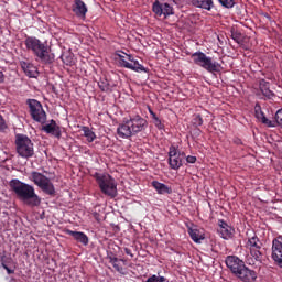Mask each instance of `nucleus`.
<instances>
[{"label":"nucleus","instance_id":"nucleus-1","mask_svg":"<svg viewBox=\"0 0 282 282\" xmlns=\"http://www.w3.org/2000/svg\"><path fill=\"white\" fill-rule=\"evenodd\" d=\"M24 45L28 52H32L33 56H35L36 61H40V63L44 65H52V63H54L55 55L52 53V47L47 41L42 42L36 36L25 34Z\"/></svg>","mask_w":282,"mask_h":282},{"label":"nucleus","instance_id":"nucleus-34","mask_svg":"<svg viewBox=\"0 0 282 282\" xmlns=\"http://www.w3.org/2000/svg\"><path fill=\"white\" fill-rule=\"evenodd\" d=\"M8 129V123H6V119L0 115V133H3Z\"/></svg>","mask_w":282,"mask_h":282},{"label":"nucleus","instance_id":"nucleus-13","mask_svg":"<svg viewBox=\"0 0 282 282\" xmlns=\"http://www.w3.org/2000/svg\"><path fill=\"white\" fill-rule=\"evenodd\" d=\"M225 263L234 276H237L239 271L246 265V262L237 256H227Z\"/></svg>","mask_w":282,"mask_h":282},{"label":"nucleus","instance_id":"nucleus-9","mask_svg":"<svg viewBox=\"0 0 282 282\" xmlns=\"http://www.w3.org/2000/svg\"><path fill=\"white\" fill-rule=\"evenodd\" d=\"M116 56L119 58V65L120 67H124L126 69H131L132 72L137 73H147L149 69H147L138 59L133 58V55L127 54L122 51H118L116 53Z\"/></svg>","mask_w":282,"mask_h":282},{"label":"nucleus","instance_id":"nucleus-15","mask_svg":"<svg viewBox=\"0 0 282 282\" xmlns=\"http://www.w3.org/2000/svg\"><path fill=\"white\" fill-rule=\"evenodd\" d=\"M218 232L221 237V239H225L228 241V239H232L235 237V228H232L228 223H226L224 219L218 220Z\"/></svg>","mask_w":282,"mask_h":282},{"label":"nucleus","instance_id":"nucleus-8","mask_svg":"<svg viewBox=\"0 0 282 282\" xmlns=\"http://www.w3.org/2000/svg\"><path fill=\"white\" fill-rule=\"evenodd\" d=\"M31 180L35 186H39L45 193V195H50L51 197L56 195V187H54V183H52V180L45 176V174L33 171L31 173Z\"/></svg>","mask_w":282,"mask_h":282},{"label":"nucleus","instance_id":"nucleus-33","mask_svg":"<svg viewBox=\"0 0 282 282\" xmlns=\"http://www.w3.org/2000/svg\"><path fill=\"white\" fill-rule=\"evenodd\" d=\"M223 8H235V0H218Z\"/></svg>","mask_w":282,"mask_h":282},{"label":"nucleus","instance_id":"nucleus-45","mask_svg":"<svg viewBox=\"0 0 282 282\" xmlns=\"http://www.w3.org/2000/svg\"><path fill=\"white\" fill-rule=\"evenodd\" d=\"M196 133H197V135H199V133H202V130L197 129Z\"/></svg>","mask_w":282,"mask_h":282},{"label":"nucleus","instance_id":"nucleus-36","mask_svg":"<svg viewBox=\"0 0 282 282\" xmlns=\"http://www.w3.org/2000/svg\"><path fill=\"white\" fill-rule=\"evenodd\" d=\"M232 142H234V144H236L237 147H241V144H243V141H241V139L238 138V137H235V138L232 139Z\"/></svg>","mask_w":282,"mask_h":282},{"label":"nucleus","instance_id":"nucleus-22","mask_svg":"<svg viewBox=\"0 0 282 282\" xmlns=\"http://www.w3.org/2000/svg\"><path fill=\"white\" fill-rule=\"evenodd\" d=\"M73 12L76 13V17H85L87 14V4L83 0H75Z\"/></svg>","mask_w":282,"mask_h":282},{"label":"nucleus","instance_id":"nucleus-41","mask_svg":"<svg viewBox=\"0 0 282 282\" xmlns=\"http://www.w3.org/2000/svg\"><path fill=\"white\" fill-rule=\"evenodd\" d=\"M124 252H126V254H128L129 257H133V252H131V249L124 248Z\"/></svg>","mask_w":282,"mask_h":282},{"label":"nucleus","instance_id":"nucleus-39","mask_svg":"<svg viewBox=\"0 0 282 282\" xmlns=\"http://www.w3.org/2000/svg\"><path fill=\"white\" fill-rule=\"evenodd\" d=\"M6 83V75L0 70V85Z\"/></svg>","mask_w":282,"mask_h":282},{"label":"nucleus","instance_id":"nucleus-16","mask_svg":"<svg viewBox=\"0 0 282 282\" xmlns=\"http://www.w3.org/2000/svg\"><path fill=\"white\" fill-rule=\"evenodd\" d=\"M42 131L47 133L48 135H53V138H57L61 140V127L56 123V120L52 119L48 123L42 126Z\"/></svg>","mask_w":282,"mask_h":282},{"label":"nucleus","instance_id":"nucleus-31","mask_svg":"<svg viewBox=\"0 0 282 282\" xmlns=\"http://www.w3.org/2000/svg\"><path fill=\"white\" fill-rule=\"evenodd\" d=\"M231 39L232 41H235L236 43H243V34H241V32L239 31H231Z\"/></svg>","mask_w":282,"mask_h":282},{"label":"nucleus","instance_id":"nucleus-6","mask_svg":"<svg viewBox=\"0 0 282 282\" xmlns=\"http://www.w3.org/2000/svg\"><path fill=\"white\" fill-rule=\"evenodd\" d=\"M15 153H18L19 158H23V160H30V158H34V142L32 139L23 133L15 134Z\"/></svg>","mask_w":282,"mask_h":282},{"label":"nucleus","instance_id":"nucleus-37","mask_svg":"<svg viewBox=\"0 0 282 282\" xmlns=\"http://www.w3.org/2000/svg\"><path fill=\"white\" fill-rule=\"evenodd\" d=\"M106 259H108L109 263H111V259H118L113 252H108Z\"/></svg>","mask_w":282,"mask_h":282},{"label":"nucleus","instance_id":"nucleus-18","mask_svg":"<svg viewBox=\"0 0 282 282\" xmlns=\"http://www.w3.org/2000/svg\"><path fill=\"white\" fill-rule=\"evenodd\" d=\"M187 232L194 243H202L206 239V235L200 229L188 227Z\"/></svg>","mask_w":282,"mask_h":282},{"label":"nucleus","instance_id":"nucleus-20","mask_svg":"<svg viewBox=\"0 0 282 282\" xmlns=\"http://www.w3.org/2000/svg\"><path fill=\"white\" fill-rule=\"evenodd\" d=\"M21 69L29 78H36V67L34 64L25 61L20 62Z\"/></svg>","mask_w":282,"mask_h":282},{"label":"nucleus","instance_id":"nucleus-29","mask_svg":"<svg viewBox=\"0 0 282 282\" xmlns=\"http://www.w3.org/2000/svg\"><path fill=\"white\" fill-rule=\"evenodd\" d=\"M83 131L87 142H94L96 140V133L89 127H83Z\"/></svg>","mask_w":282,"mask_h":282},{"label":"nucleus","instance_id":"nucleus-35","mask_svg":"<svg viewBox=\"0 0 282 282\" xmlns=\"http://www.w3.org/2000/svg\"><path fill=\"white\" fill-rule=\"evenodd\" d=\"M186 162L188 164H195V162H197V156L188 155L186 156Z\"/></svg>","mask_w":282,"mask_h":282},{"label":"nucleus","instance_id":"nucleus-30","mask_svg":"<svg viewBox=\"0 0 282 282\" xmlns=\"http://www.w3.org/2000/svg\"><path fill=\"white\" fill-rule=\"evenodd\" d=\"M151 118H152V122H153L154 127H156V129H159V131H163L164 123L162 122V119H160V117H158L156 113H154Z\"/></svg>","mask_w":282,"mask_h":282},{"label":"nucleus","instance_id":"nucleus-26","mask_svg":"<svg viewBox=\"0 0 282 282\" xmlns=\"http://www.w3.org/2000/svg\"><path fill=\"white\" fill-rule=\"evenodd\" d=\"M59 58L64 63V65H67L68 67H72V65L75 64L74 54L69 51H66V52L62 53Z\"/></svg>","mask_w":282,"mask_h":282},{"label":"nucleus","instance_id":"nucleus-12","mask_svg":"<svg viewBox=\"0 0 282 282\" xmlns=\"http://www.w3.org/2000/svg\"><path fill=\"white\" fill-rule=\"evenodd\" d=\"M152 11L156 17H173L175 14V10L173 9V6L169 4V2L161 3L160 0H155L152 4Z\"/></svg>","mask_w":282,"mask_h":282},{"label":"nucleus","instance_id":"nucleus-5","mask_svg":"<svg viewBox=\"0 0 282 282\" xmlns=\"http://www.w3.org/2000/svg\"><path fill=\"white\" fill-rule=\"evenodd\" d=\"M94 177L104 195H107L108 197L118 196V183H116L115 177L98 172L94 174Z\"/></svg>","mask_w":282,"mask_h":282},{"label":"nucleus","instance_id":"nucleus-40","mask_svg":"<svg viewBox=\"0 0 282 282\" xmlns=\"http://www.w3.org/2000/svg\"><path fill=\"white\" fill-rule=\"evenodd\" d=\"M147 282H158V275H152L148 278Z\"/></svg>","mask_w":282,"mask_h":282},{"label":"nucleus","instance_id":"nucleus-7","mask_svg":"<svg viewBox=\"0 0 282 282\" xmlns=\"http://www.w3.org/2000/svg\"><path fill=\"white\" fill-rule=\"evenodd\" d=\"M191 58L193 59L194 65H197V67H202L209 74H213L215 72H221L223 69L221 64L215 62L213 57L206 55V53L202 51L193 53L191 55Z\"/></svg>","mask_w":282,"mask_h":282},{"label":"nucleus","instance_id":"nucleus-38","mask_svg":"<svg viewBox=\"0 0 282 282\" xmlns=\"http://www.w3.org/2000/svg\"><path fill=\"white\" fill-rule=\"evenodd\" d=\"M93 217H94V219H96V221H98V223L101 221L100 214L98 212H94Z\"/></svg>","mask_w":282,"mask_h":282},{"label":"nucleus","instance_id":"nucleus-14","mask_svg":"<svg viewBox=\"0 0 282 282\" xmlns=\"http://www.w3.org/2000/svg\"><path fill=\"white\" fill-rule=\"evenodd\" d=\"M236 276L241 282H257V271L248 268L246 264L238 271Z\"/></svg>","mask_w":282,"mask_h":282},{"label":"nucleus","instance_id":"nucleus-4","mask_svg":"<svg viewBox=\"0 0 282 282\" xmlns=\"http://www.w3.org/2000/svg\"><path fill=\"white\" fill-rule=\"evenodd\" d=\"M262 247L263 243L261 242L257 234L248 237L246 243L247 250L250 251V258H247L248 265H254V263L263 262V252H261Z\"/></svg>","mask_w":282,"mask_h":282},{"label":"nucleus","instance_id":"nucleus-32","mask_svg":"<svg viewBox=\"0 0 282 282\" xmlns=\"http://www.w3.org/2000/svg\"><path fill=\"white\" fill-rule=\"evenodd\" d=\"M192 124L193 127H202V124H204V119L202 118V115H193Z\"/></svg>","mask_w":282,"mask_h":282},{"label":"nucleus","instance_id":"nucleus-2","mask_svg":"<svg viewBox=\"0 0 282 282\" xmlns=\"http://www.w3.org/2000/svg\"><path fill=\"white\" fill-rule=\"evenodd\" d=\"M10 188L17 195L20 202H23L30 208H36L41 206V198L34 191V186L21 182L19 178H13L9 183Z\"/></svg>","mask_w":282,"mask_h":282},{"label":"nucleus","instance_id":"nucleus-27","mask_svg":"<svg viewBox=\"0 0 282 282\" xmlns=\"http://www.w3.org/2000/svg\"><path fill=\"white\" fill-rule=\"evenodd\" d=\"M1 261V267L3 268V270L7 271V274H14V269H10L8 267V263H10L12 261V258H7L6 256H1L0 258Z\"/></svg>","mask_w":282,"mask_h":282},{"label":"nucleus","instance_id":"nucleus-21","mask_svg":"<svg viewBox=\"0 0 282 282\" xmlns=\"http://www.w3.org/2000/svg\"><path fill=\"white\" fill-rule=\"evenodd\" d=\"M152 186L159 195H171V193H173V188L159 181H153Z\"/></svg>","mask_w":282,"mask_h":282},{"label":"nucleus","instance_id":"nucleus-17","mask_svg":"<svg viewBox=\"0 0 282 282\" xmlns=\"http://www.w3.org/2000/svg\"><path fill=\"white\" fill-rule=\"evenodd\" d=\"M66 235H69L77 241V243H82V246H89V237L86 236L83 231H74L72 229H66Z\"/></svg>","mask_w":282,"mask_h":282},{"label":"nucleus","instance_id":"nucleus-19","mask_svg":"<svg viewBox=\"0 0 282 282\" xmlns=\"http://www.w3.org/2000/svg\"><path fill=\"white\" fill-rule=\"evenodd\" d=\"M254 115L257 120L262 122V124H265L267 127H274V122L265 118V113H263V110L261 109V106L259 104L254 106Z\"/></svg>","mask_w":282,"mask_h":282},{"label":"nucleus","instance_id":"nucleus-23","mask_svg":"<svg viewBox=\"0 0 282 282\" xmlns=\"http://www.w3.org/2000/svg\"><path fill=\"white\" fill-rule=\"evenodd\" d=\"M259 87H260V91H261L262 96H265V98H269V100L274 98V91H272V89H270V82H268L265 79H261Z\"/></svg>","mask_w":282,"mask_h":282},{"label":"nucleus","instance_id":"nucleus-42","mask_svg":"<svg viewBox=\"0 0 282 282\" xmlns=\"http://www.w3.org/2000/svg\"><path fill=\"white\" fill-rule=\"evenodd\" d=\"M148 111L150 113V116H155V112L153 111V109H151V106H148Z\"/></svg>","mask_w":282,"mask_h":282},{"label":"nucleus","instance_id":"nucleus-43","mask_svg":"<svg viewBox=\"0 0 282 282\" xmlns=\"http://www.w3.org/2000/svg\"><path fill=\"white\" fill-rule=\"evenodd\" d=\"M164 281H166V278H164V276H158V282H164Z\"/></svg>","mask_w":282,"mask_h":282},{"label":"nucleus","instance_id":"nucleus-3","mask_svg":"<svg viewBox=\"0 0 282 282\" xmlns=\"http://www.w3.org/2000/svg\"><path fill=\"white\" fill-rule=\"evenodd\" d=\"M149 127L147 119L142 118L140 115L129 116V118H123L122 123L117 128V135L122 140H128L132 135H138L142 133Z\"/></svg>","mask_w":282,"mask_h":282},{"label":"nucleus","instance_id":"nucleus-44","mask_svg":"<svg viewBox=\"0 0 282 282\" xmlns=\"http://www.w3.org/2000/svg\"><path fill=\"white\" fill-rule=\"evenodd\" d=\"M120 263H122L121 265H127V260L124 259H119Z\"/></svg>","mask_w":282,"mask_h":282},{"label":"nucleus","instance_id":"nucleus-28","mask_svg":"<svg viewBox=\"0 0 282 282\" xmlns=\"http://www.w3.org/2000/svg\"><path fill=\"white\" fill-rule=\"evenodd\" d=\"M111 265L115 268L116 272H119V274H127V271L124 270L123 264L120 262V259H111Z\"/></svg>","mask_w":282,"mask_h":282},{"label":"nucleus","instance_id":"nucleus-11","mask_svg":"<svg viewBox=\"0 0 282 282\" xmlns=\"http://www.w3.org/2000/svg\"><path fill=\"white\" fill-rule=\"evenodd\" d=\"M185 158H186V154H184V152L177 150V148H175L174 145L170 147L169 165L173 171H178Z\"/></svg>","mask_w":282,"mask_h":282},{"label":"nucleus","instance_id":"nucleus-25","mask_svg":"<svg viewBox=\"0 0 282 282\" xmlns=\"http://www.w3.org/2000/svg\"><path fill=\"white\" fill-rule=\"evenodd\" d=\"M98 87L100 91H104L107 94V93L113 91V87H116V85L109 83V79H107V77H101L98 82Z\"/></svg>","mask_w":282,"mask_h":282},{"label":"nucleus","instance_id":"nucleus-24","mask_svg":"<svg viewBox=\"0 0 282 282\" xmlns=\"http://www.w3.org/2000/svg\"><path fill=\"white\" fill-rule=\"evenodd\" d=\"M194 8H200L202 10L210 11L215 8L213 0H192Z\"/></svg>","mask_w":282,"mask_h":282},{"label":"nucleus","instance_id":"nucleus-10","mask_svg":"<svg viewBox=\"0 0 282 282\" xmlns=\"http://www.w3.org/2000/svg\"><path fill=\"white\" fill-rule=\"evenodd\" d=\"M26 105L29 107V113L34 120V122H39V124H45L47 122V112L43 109V104L36 99H28Z\"/></svg>","mask_w":282,"mask_h":282}]
</instances>
